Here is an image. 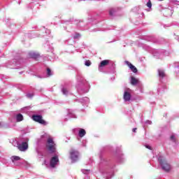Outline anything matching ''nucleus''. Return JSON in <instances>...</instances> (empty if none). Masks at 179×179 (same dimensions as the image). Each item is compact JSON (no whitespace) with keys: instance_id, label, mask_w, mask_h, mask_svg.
I'll use <instances>...</instances> for the list:
<instances>
[{"instance_id":"f257e3e1","label":"nucleus","mask_w":179,"mask_h":179,"mask_svg":"<svg viewBox=\"0 0 179 179\" xmlns=\"http://www.w3.org/2000/svg\"><path fill=\"white\" fill-rule=\"evenodd\" d=\"M46 149L50 153H55L56 155L52 157L50 161V164L47 162V160L44 161V164L46 167H50V169H55L58 164H59V155L57 152V144L52 140V138L48 137L46 142Z\"/></svg>"},{"instance_id":"f03ea898","label":"nucleus","mask_w":179,"mask_h":179,"mask_svg":"<svg viewBox=\"0 0 179 179\" xmlns=\"http://www.w3.org/2000/svg\"><path fill=\"white\" fill-rule=\"evenodd\" d=\"M158 162L159 163V165L161 166V169L166 171V173H170L171 171V169H173V166H171V164L167 161L166 157L163 155H160L158 157Z\"/></svg>"},{"instance_id":"7ed1b4c3","label":"nucleus","mask_w":179,"mask_h":179,"mask_svg":"<svg viewBox=\"0 0 179 179\" xmlns=\"http://www.w3.org/2000/svg\"><path fill=\"white\" fill-rule=\"evenodd\" d=\"M17 148L20 152H26L29 149V138H23L20 141H16Z\"/></svg>"},{"instance_id":"20e7f679","label":"nucleus","mask_w":179,"mask_h":179,"mask_svg":"<svg viewBox=\"0 0 179 179\" xmlns=\"http://www.w3.org/2000/svg\"><path fill=\"white\" fill-rule=\"evenodd\" d=\"M70 159L73 163L79 160V152L76 150H71L70 151Z\"/></svg>"},{"instance_id":"39448f33","label":"nucleus","mask_w":179,"mask_h":179,"mask_svg":"<svg viewBox=\"0 0 179 179\" xmlns=\"http://www.w3.org/2000/svg\"><path fill=\"white\" fill-rule=\"evenodd\" d=\"M32 120L36 121V122L41 124L42 125H47V122L43 120V117L40 115H34L32 116Z\"/></svg>"},{"instance_id":"423d86ee","label":"nucleus","mask_w":179,"mask_h":179,"mask_svg":"<svg viewBox=\"0 0 179 179\" xmlns=\"http://www.w3.org/2000/svg\"><path fill=\"white\" fill-rule=\"evenodd\" d=\"M131 90L127 89L124 91V95H123V99L124 101H129L131 100Z\"/></svg>"},{"instance_id":"0eeeda50","label":"nucleus","mask_w":179,"mask_h":179,"mask_svg":"<svg viewBox=\"0 0 179 179\" xmlns=\"http://www.w3.org/2000/svg\"><path fill=\"white\" fill-rule=\"evenodd\" d=\"M115 156L119 163H122V162H124V154H122L121 150L119 149L118 151H117Z\"/></svg>"},{"instance_id":"6e6552de","label":"nucleus","mask_w":179,"mask_h":179,"mask_svg":"<svg viewBox=\"0 0 179 179\" xmlns=\"http://www.w3.org/2000/svg\"><path fill=\"white\" fill-rule=\"evenodd\" d=\"M10 159L13 163L15 164V166H20V160H22V158H20V157L12 156Z\"/></svg>"},{"instance_id":"1a4fd4ad","label":"nucleus","mask_w":179,"mask_h":179,"mask_svg":"<svg viewBox=\"0 0 179 179\" xmlns=\"http://www.w3.org/2000/svg\"><path fill=\"white\" fill-rule=\"evenodd\" d=\"M67 117H65V120L68 121L69 118H76V115L73 113V110L71 109L67 110Z\"/></svg>"},{"instance_id":"9d476101","label":"nucleus","mask_w":179,"mask_h":179,"mask_svg":"<svg viewBox=\"0 0 179 179\" xmlns=\"http://www.w3.org/2000/svg\"><path fill=\"white\" fill-rule=\"evenodd\" d=\"M108 64H110V60L108 59L101 61L99 65V71L101 72L103 71V68H104V66H107Z\"/></svg>"},{"instance_id":"9b49d317","label":"nucleus","mask_w":179,"mask_h":179,"mask_svg":"<svg viewBox=\"0 0 179 179\" xmlns=\"http://www.w3.org/2000/svg\"><path fill=\"white\" fill-rule=\"evenodd\" d=\"M125 64H126V65L129 66L131 71L132 72H134V73H136L138 72V69H136V67H135V66L132 65V64H131L129 62L126 61Z\"/></svg>"},{"instance_id":"f8f14e48","label":"nucleus","mask_w":179,"mask_h":179,"mask_svg":"<svg viewBox=\"0 0 179 179\" xmlns=\"http://www.w3.org/2000/svg\"><path fill=\"white\" fill-rule=\"evenodd\" d=\"M74 131H78V136L80 138H83L86 135V131L83 129H76Z\"/></svg>"},{"instance_id":"ddd939ff","label":"nucleus","mask_w":179,"mask_h":179,"mask_svg":"<svg viewBox=\"0 0 179 179\" xmlns=\"http://www.w3.org/2000/svg\"><path fill=\"white\" fill-rule=\"evenodd\" d=\"M158 75L159 76V79H163V78L166 77V73H164V70L159 69Z\"/></svg>"},{"instance_id":"4468645a","label":"nucleus","mask_w":179,"mask_h":179,"mask_svg":"<svg viewBox=\"0 0 179 179\" xmlns=\"http://www.w3.org/2000/svg\"><path fill=\"white\" fill-rule=\"evenodd\" d=\"M131 83L133 86H136V85H138V83H139V79L136 78L135 77H131Z\"/></svg>"},{"instance_id":"2eb2a0df","label":"nucleus","mask_w":179,"mask_h":179,"mask_svg":"<svg viewBox=\"0 0 179 179\" xmlns=\"http://www.w3.org/2000/svg\"><path fill=\"white\" fill-rule=\"evenodd\" d=\"M62 93L64 95V96H69V94H71V92H69V90H68V88L63 87L62 88Z\"/></svg>"},{"instance_id":"dca6fc26","label":"nucleus","mask_w":179,"mask_h":179,"mask_svg":"<svg viewBox=\"0 0 179 179\" xmlns=\"http://www.w3.org/2000/svg\"><path fill=\"white\" fill-rule=\"evenodd\" d=\"M29 55L31 58H34V59H37V58H38V57H40L39 54H37L34 52H30L29 53Z\"/></svg>"},{"instance_id":"f3484780","label":"nucleus","mask_w":179,"mask_h":179,"mask_svg":"<svg viewBox=\"0 0 179 179\" xmlns=\"http://www.w3.org/2000/svg\"><path fill=\"white\" fill-rule=\"evenodd\" d=\"M89 101L90 100L87 97H85L80 99V103H82V104H89Z\"/></svg>"},{"instance_id":"a211bd4d","label":"nucleus","mask_w":179,"mask_h":179,"mask_svg":"<svg viewBox=\"0 0 179 179\" xmlns=\"http://www.w3.org/2000/svg\"><path fill=\"white\" fill-rule=\"evenodd\" d=\"M16 120L17 122H20V121H23V115L20 113L16 115Z\"/></svg>"},{"instance_id":"6ab92c4d","label":"nucleus","mask_w":179,"mask_h":179,"mask_svg":"<svg viewBox=\"0 0 179 179\" xmlns=\"http://www.w3.org/2000/svg\"><path fill=\"white\" fill-rule=\"evenodd\" d=\"M154 57H160V53L159 52V50H155L152 52Z\"/></svg>"},{"instance_id":"aec40b11","label":"nucleus","mask_w":179,"mask_h":179,"mask_svg":"<svg viewBox=\"0 0 179 179\" xmlns=\"http://www.w3.org/2000/svg\"><path fill=\"white\" fill-rule=\"evenodd\" d=\"M114 13H115V8H110L109 10L110 16H114Z\"/></svg>"},{"instance_id":"412c9836","label":"nucleus","mask_w":179,"mask_h":179,"mask_svg":"<svg viewBox=\"0 0 179 179\" xmlns=\"http://www.w3.org/2000/svg\"><path fill=\"white\" fill-rule=\"evenodd\" d=\"M78 80H79L80 85H85L86 83V81L85 80V78L83 77H81L80 79L78 78Z\"/></svg>"},{"instance_id":"4be33fe9","label":"nucleus","mask_w":179,"mask_h":179,"mask_svg":"<svg viewBox=\"0 0 179 179\" xmlns=\"http://www.w3.org/2000/svg\"><path fill=\"white\" fill-rule=\"evenodd\" d=\"M52 76V73L51 72V69H47V78H50V76Z\"/></svg>"},{"instance_id":"5701e85b","label":"nucleus","mask_w":179,"mask_h":179,"mask_svg":"<svg viewBox=\"0 0 179 179\" xmlns=\"http://www.w3.org/2000/svg\"><path fill=\"white\" fill-rule=\"evenodd\" d=\"M170 139L172 142H176V134H172L170 136Z\"/></svg>"},{"instance_id":"b1692460","label":"nucleus","mask_w":179,"mask_h":179,"mask_svg":"<svg viewBox=\"0 0 179 179\" xmlns=\"http://www.w3.org/2000/svg\"><path fill=\"white\" fill-rule=\"evenodd\" d=\"M81 171L83 173V174H89L90 173V170L87 169H82Z\"/></svg>"},{"instance_id":"393cba45","label":"nucleus","mask_w":179,"mask_h":179,"mask_svg":"<svg viewBox=\"0 0 179 179\" xmlns=\"http://www.w3.org/2000/svg\"><path fill=\"white\" fill-rule=\"evenodd\" d=\"M85 65L86 66H90L92 65V62H91L90 60H87V61H85Z\"/></svg>"},{"instance_id":"a878e982","label":"nucleus","mask_w":179,"mask_h":179,"mask_svg":"<svg viewBox=\"0 0 179 179\" xmlns=\"http://www.w3.org/2000/svg\"><path fill=\"white\" fill-rule=\"evenodd\" d=\"M146 5H147L148 8H149L150 9V8H152V2L150 1V0H148Z\"/></svg>"},{"instance_id":"bb28decb","label":"nucleus","mask_w":179,"mask_h":179,"mask_svg":"<svg viewBox=\"0 0 179 179\" xmlns=\"http://www.w3.org/2000/svg\"><path fill=\"white\" fill-rule=\"evenodd\" d=\"M80 37V34H76L73 36L74 40H76V38H79Z\"/></svg>"},{"instance_id":"cd10ccee","label":"nucleus","mask_w":179,"mask_h":179,"mask_svg":"<svg viewBox=\"0 0 179 179\" xmlns=\"http://www.w3.org/2000/svg\"><path fill=\"white\" fill-rule=\"evenodd\" d=\"M33 96H34V94H27V97H28V99H31V97H33Z\"/></svg>"},{"instance_id":"c85d7f7f","label":"nucleus","mask_w":179,"mask_h":179,"mask_svg":"<svg viewBox=\"0 0 179 179\" xmlns=\"http://www.w3.org/2000/svg\"><path fill=\"white\" fill-rule=\"evenodd\" d=\"M173 3H174V5H179V1L177 0H173Z\"/></svg>"},{"instance_id":"c756f323","label":"nucleus","mask_w":179,"mask_h":179,"mask_svg":"<svg viewBox=\"0 0 179 179\" xmlns=\"http://www.w3.org/2000/svg\"><path fill=\"white\" fill-rule=\"evenodd\" d=\"M145 124H148L149 125L152 124V121L150 120H146Z\"/></svg>"},{"instance_id":"7c9ffc66","label":"nucleus","mask_w":179,"mask_h":179,"mask_svg":"<svg viewBox=\"0 0 179 179\" xmlns=\"http://www.w3.org/2000/svg\"><path fill=\"white\" fill-rule=\"evenodd\" d=\"M145 148H146L147 149H149L150 150H152V147H151L150 145H145Z\"/></svg>"},{"instance_id":"2f4dec72","label":"nucleus","mask_w":179,"mask_h":179,"mask_svg":"<svg viewBox=\"0 0 179 179\" xmlns=\"http://www.w3.org/2000/svg\"><path fill=\"white\" fill-rule=\"evenodd\" d=\"M45 33H46V34H50V33H51V31H50V29H46Z\"/></svg>"},{"instance_id":"473e14b6","label":"nucleus","mask_w":179,"mask_h":179,"mask_svg":"<svg viewBox=\"0 0 179 179\" xmlns=\"http://www.w3.org/2000/svg\"><path fill=\"white\" fill-rule=\"evenodd\" d=\"M45 138H47V135L46 134L42 136L41 139H45Z\"/></svg>"},{"instance_id":"72a5a7b5","label":"nucleus","mask_w":179,"mask_h":179,"mask_svg":"<svg viewBox=\"0 0 179 179\" xmlns=\"http://www.w3.org/2000/svg\"><path fill=\"white\" fill-rule=\"evenodd\" d=\"M2 127H3V122H0V128Z\"/></svg>"},{"instance_id":"f704fd0d","label":"nucleus","mask_w":179,"mask_h":179,"mask_svg":"<svg viewBox=\"0 0 179 179\" xmlns=\"http://www.w3.org/2000/svg\"><path fill=\"white\" fill-rule=\"evenodd\" d=\"M110 176H111V174L108 173V176H106V178H107V179H109V178H110Z\"/></svg>"},{"instance_id":"c9c22d12","label":"nucleus","mask_w":179,"mask_h":179,"mask_svg":"<svg viewBox=\"0 0 179 179\" xmlns=\"http://www.w3.org/2000/svg\"><path fill=\"white\" fill-rule=\"evenodd\" d=\"M166 12H167V13L170 12V13H171V15H173V12H171V10H169V9L166 10Z\"/></svg>"},{"instance_id":"e433bc0d","label":"nucleus","mask_w":179,"mask_h":179,"mask_svg":"<svg viewBox=\"0 0 179 179\" xmlns=\"http://www.w3.org/2000/svg\"><path fill=\"white\" fill-rule=\"evenodd\" d=\"M136 129H137L136 128H134L133 130H132L133 132H136Z\"/></svg>"},{"instance_id":"4c0bfd02","label":"nucleus","mask_w":179,"mask_h":179,"mask_svg":"<svg viewBox=\"0 0 179 179\" xmlns=\"http://www.w3.org/2000/svg\"><path fill=\"white\" fill-rule=\"evenodd\" d=\"M89 92V90H86L85 91L83 92V93H87Z\"/></svg>"},{"instance_id":"58836bf2","label":"nucleus","mask_w":179,"mask_h":179,"mask_svg":"<svg viewBox=\"0 0 179 179\" xmlns=\"http://www.w3.org/2000/svg\"><path fill=\"white\" fill-rule=\"evenodd\" d=\"M149 46H147V48H145V50H147V51H149Z\"/></svg>"},{"instance_id":"ea45409f","label":"nucleus","mask_w":179,"mask_h":179,"mask_svg":"<svg viewBox=\"0 0 179 179\" xmlns=\"http://www.w3.org/2000/svg\"><path fill=\"white\" fill-rule=\"evenodd\" d=\"M78 92H79V90H80L79 89V87H78Z\"/></svg>"},{"instance_id":"a19ab883","label":"nucleus","mask_w":179,"mask_h":179,"mask_svg":"<svg viewBox=\"0 0 179 179\" xmlns=\"http://www.w3.org/2000/svg\"><path fill=\"white\" fill-rule=\"evenodd\" d=\"M24 109L28 108L27 107L24 108Z\"/></svg>"},{"instance_id":"79ce46f5","label":"nucleus","mask_w":179,"mask_h":179,"mask_svg":"<svg viewBox=\"0 0 179 179\" xmlns=\"http://www.w3.org/2000/svg\"><path fill=\"white\" fill-rule=\"evenodd\" d=\"M159 1H163V0H159Z\"/></svg>"},{"instance_id":"37998d69","label":"nucleus","mask_w":179,"mask_h":179,"mask_svg":"<svg viewBox=\"0 0 179 179\" xmlns=\"http://www.w3.org/2000/svg\"><path fill=\"white\" fill-rule=\"evenodd\" d=\"M0 54H1V50H0Z\"/></svg>"}]
</instances>
